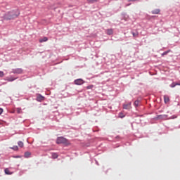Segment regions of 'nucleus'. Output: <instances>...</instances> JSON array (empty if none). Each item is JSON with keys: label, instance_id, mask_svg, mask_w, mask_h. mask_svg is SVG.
I'll return each instance as SVG.
<instances>
[{"label": "nucleus", "instance_id": "1", "mask_svg": "<svg viewBox=\"0 0 180 180\" xmlns=\"http://www.w3.org/2000/svg\"><path fill=\"white\" fill-rule=\"evenodd\" d=\"M20 15V12H19V10H13L6 13V19L11 20V19L18 18Z\"/></svg>", "mask_w": 180, "mask_h": 180}, {"label": "nucleus", "instance_id": "2", "mask_svg": "<svg viewBox=\"0 0 180 180\" xmlns=\"http://www.w3.org/2000/svg\"><path fill=\"white\" fill-rule=\"evenodd\" d=\"M56 143L57 144H65V146L70 145V141L63 136L58 137L56 140Z\"/></svg>", "mask_w": 180, "mask_h": 180}, {"label": "nucleus", "instance_id": "3", "mask_svg": "<svg viewBox=\"0 0 180 180\" xmlns=\"http://www.w3.org/2000/svg\"><path fill=\"white\" fill-rule=\"evenodd\" d=\"M74 82L75 85H82L83 84L85 83V82L82 79H77L74 81Z\"/></svg>", "mask_w": 180, "mask_h": 180}, {"label": "nucleus", "instance_id": "4", "mask_svg": "<svg viewBox=\"0 0 180 180\" xmlns=\"http://www.w3.org/2000/svg\"><path fill=\"white\" fill-rule=\"evenodd\" d=\"M123 109H127V110L131 109V103L124 104Z\"/></svg>", "mask_w": 180, "mask_h": 180}, {"label": "nucleus", "instance_id": "5", "mask_svg": "<svg viewBox=\"0 0 180 180\" xmlns=\"http://www.w3.org/2000/svg\"><path fill=\"white\" fill-rule=\"evenodd\" d=\"M37 101L38 102H42V101H44V96H41V94H39L37 97Z\"/></svg>", "mask_w": 180, "mask_h": 180}, {"label": "nucleus", "instance_id": "6", "mask_svg": "<svg viewBox=\"0 0 180 180\" xmlns=\"http://www.w3.org/2000/svg\"><path fill=\"white\" fill-rule=\"evenodd\" d=\"M160 12H161V10L156 8V9L152 11V14L153 15H158V14H160Z\"/></svg>", "mask_w": 180, "mask_h": 180}, {"label": "nucleus", "instance_id": "7", "mask_svg": "<svg viewBox=\"0 0 180 180\" xmlns=\"http://www.w3.org/2000/svg\"><path fill=\"white\" fill-rule=\"evenodd\" d=\"M22 72H23V70L22 68H18L14 70L15 74H22Z\"/></svg>", "mask_w": 180, "mask_h": 180}, {"label": "nucleus", "instance_id": "8", "mask_svg": "<svg viewBox=\"0 0 180 180\" xmlns=\"http://www.w3.org/2000/svg\"><path fill=\"white\" fill-rule=\"evenodd\" d=\"M4 172L6 175H12V174H13V172H11V171H9L8 168L5 169Z\"/></svg>", "mask_w": 180, "mask_h": 180}, {"label": "nucleus", "instance_id": "9", "mask_svg": "<svg viewBox=\"0 0 180 180\" xmlns=\"http://www.w3.org/2000/svg\"><path fill=\"white\" fill-rule=\"evenodd\" d=\"M47 40H49V38L44 37V38L39 39V43H44V41H47Z\"/></svg>", "mask_w": 180, "mask_h": 180}, {"label": "nucleus", "instance_id": "10", "mask_svg": "<svg viewBox=\"0 0 180 180\" xmlns=\"http://www.w3.org/2000/svg\"><path fill=\"white\" fill-rule=\"evenodd\" d=\"M165 103H168L169 102V97L168 96H164Z\"/></svg>", "mask_w": 180, "mask_h": 180}, {"label": "nucleus", "instance_id": "11", "mask_svg": "<svg viewBox=\"0 0 180 180\" xmlns=\"http://www.w3.org/2000/svg\"><path fill=\"white\" fill-rule=\"evenodd\" d=\"M107 34H108L109 36L113 34V30L112 29L107 30Z\"/></svg>", "mask_w": 180, "mask_h": 180}, {"label": "nucleus", "instance_id": "12", "mask_svg": "<svg viewBox=\"0 0 180 180\" xmlns=\"http://www.w3.org/2000/svg\"><path fill=\"white\" fill-rule=\"evenodd\" d=\"M32 153H30V152H25V158H29L30 157Z\"/></svg>", "mask_w": 180, "mask_h": 180}, {"label": "nucleus", "instance_id": "13", "mask_svg": "<svg viewBox=\"0 0 180 180\" xmlns=\"http://www.w3.org/2000/svg\"><path fill=\"white\" fill-rule=\"evenodd\" d=\"M15 79H15L13 77H7L6 78V81H8V82H12V81H15Z\"/></svg>", "mask_w": 180, "mask_h": 180}, {"label": "nucleus", "instance_id": "14", "mask_svg": "<svg viewBox=\"0 0 180 180\" xmlns=\"http://www.w3.org/2000/svg\"><path fill=\"white\" fill-rule=\"evenodd\" d=\"M52 158H53L54 160H56V158H58V155L57 153H53Z\"/></svg>", "mask_w": 180, "mask_h": 180}, {"label": "nucleus", "instance_id": "15", "mask_svg": "<svg viewBox=\"0 0 180 180\" xmlns=\"http://www.w3.org/2000/svg\"><path fill=\"white\" fill-rule=\"evenodd\" d=\"M11 150H14V151H18L19 150V148H18V146H14L13 147L10 148Z\"/></svg>", "mask_w": 180, "mask_h": 180}, {"label": "nucleus", "instance_id": "16", "mask_svg": "<svg viewBox=\"0 0 180 180\" xmlns=\"http://www.w3.org/2000/svg\"><path fill=\"white\" fill-rule=\"evenodd\" d=\"M176 85H178V83H175V82H173L172 84H171V88H175V86H176Z\"/></svg>", "mask_w": 180, "mask_h": 180}, {"label": "nucleus", "instance_id": "17", "mask_svg": "<svg viewBox=\"0 0 180 180\" xmlns=\"http://www.w3.org/2000/svg\"><path fill=\"white\" fill-rule=\"evenodd\" d=\"M124 114H123V112H120L119 113V117H120L121 119H123V117H124Z\"/></svg>", "mask_w": 180, "mask_h": 180}, {"label": "nucleus", "instance_id": "18", "mask_svg": "<svg viewBox=\"0 0 180 180\" xmlns=\"http://www.w3.org/2000/svg\"><path fill=\"white\" fill-rule=\"evenodd\" d=\"M18 144L19 147H21V148L23 147V146H24L23 142H22V141H18Z\"/></svg>", "mask_w": 180, "mask_h": 180}, {"label": "nucleus", "instance_id": "19", "mask_svg": "<svg viewBox=\"0 0 180 180\" xmlns=\"http://www.w3.org/2000/svg\"><path fill=\"white\" fill-rule=\"evenodd\" d=\"M90 4H94V2H98V0H87Z\"/></svg>", "mask_w": 180, "mask_h": 180}, {"label": "nucleus", "instance_id": "20", "mask_svg": "<svg viewBox=\"0 0 180 180\" xmlns=\"http://www.w3.org/2000/svg\"><path fill=\"white\" fill-rule=\"evenodd\" d=\"M4 75H5V74L4 73V72L0 71V78H2Z\"/></svg>", "mask_w": 180, "mask_h": 180}, {"label": "nucleus", "instance_id": "21", "mask_svg": "<svg viewBox=\"0 0 180 180\" xmlns=\"http://www.w3.org/2000/svg\"><path fill=\"white\" fill-rule=\"evenodd\" d=\"M139 103H140V101H136L134 102L135 106H139Z\"/></svg>", "mask_w": 180, "mask_h": 180}, {"label": "nucleus", "instance_id": "22", "mask_svg": "<svg viewBox=\"0 0 180 180\" xmlns=\"http://www.w3.org/2000/svg\"><path fill=\"white\" fill-rule=\"evenodd\" d=\"M168 53H169V51H165L163 53H162V56H167V54H168Z\"/></svg>", "mask_w": 180, "mask_h": 180}, {"label": "nucleus", "instance_id": "23", "mask_svg": "<svg viewBox=\"0 0 180 180\" xmlns=\"http://www.w3.org/2000/svg\"><path fill=\"white\" fill-rule=\"evenodd\" d=\"M17 113H22V109L17 108Z\"/></svg>", "mask_w": 180, "mask_h": 180}, {"label": "nucleus", "instance_id": "24", "mask_svg": "<svg viewBox=\"0 0 180 180\" xmlns=\"http://www.w3.org/2000/svg\"><path fill=\"white\" fill-rule=\"evenodd\" d=\"M3 112H4V109L0 108V115H2Z\"/></svg>", "mask_w": 180, "mask_h": 180}, {"label": "nucleus", "instance_id": "25", "mask_svg": "<svg viewBox=\"0 0 180 180\" xmlns=\"http://www.w3.org/2000/svg\"><path fill=\"white\" fill-rule=\"evenodd\" d=\"M130 6V4H127V6Z\"/></svg>", "mask_w": 180, "mask_h": 180}, {"label": "nucleus", "instance_id": "26", "mask_svg": "<svg viewBox=\"0 0 180 180\" xmlns=\"http://www.w3.org/2000/svg\"><path fill=\"white\" fill-rule=\"evenodd\" d=\"M177 85H179V86H180V82H179V83H177Z\"/></svg>", "mask_w": 180, "mask_h": 180}]
</instances>
